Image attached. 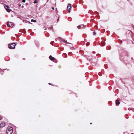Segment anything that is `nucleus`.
<instances>
[{
	"instance_id": "nucleus-23",
	"label": "nucleus",
	"mask_w": 134,
	"mask_h": 134,
	"mask_svg": "<svg viewBox=\"0 0 134 134\" xmlns=\"http://www.w3.org/2000/svg\"><path fill=\"white\" fill-rule=\"evenodd\" d=\"M49 85H51V83H49Z\"/></svg>"
},
{
	"instance_id": "nucleus-8",
	"label": "nucleus",
	"mask_w": 134,
	"mask_h": 134,
	"mask_svg": "<svg viewBox=\"0 0 134 134\" xmlns=\"http://www.w3.org/2000/svg\"><path fill=\"white\" fill-rule=\"evenodd\" d=\"M83 27H84L83 25H79L77 26V28L78 29H79L82 28Z\"/></svg>"
},
{
	"instance_id": "nucleus-20",
	"label": "nucleus",
	"mask_w": 134,
	"mask_h": 134,
	"mask_svg": "<svg viewBox=\"0 0 134 134\" xmlns=\"http://www.w3.org/2000/svg\"><path fill=\"white\" fill-rule=\"evenodd\" d=\"M19 7H21V4H19Z\"/></svg>"
},
{
	"instance_id": "nucleus-10",
	"label": "nucleus",
	"mask_w": 134,
	"mask_h": 134,
	"mask_svg": "<svg viewBox=\"0 0 134 134\" xmlns=\"http://www.w3.org/2000/svg\"><path fill=\"white\" fill-rule=\"evenodd\" d=\"M31 22H36V20H34V19H32L31 20Z\"/></svg>"
},
{
	"instance_id": "nucleus-3",
	"label": "nucleus",
	"mask_w": 134,
	"mask_h": 134,
	"mask_svg": "<svg viewBox=\"0 0 134 134\" xmlns=\"http://www.w3.org/2000/svg\"><path fill=\"white\" fill-rule=\"evenodd\" d=\"M60 42L63 44H64V43H70L68 42H66V41H65L60 38H58Z\"/></svg>"
},
{
	"instance_id": "nucleus-19",
	"label": "nucleus",
	"mask_w": 134,
	"mask_h": 134,
	"mask_svg": "<svg viewBox=\"0 0 134 134\" xmlns=\"http://www.w3.org/2000/svg\"><path fill=\"white\" fill-rule=\"evenodd\" d=\"M52 28L53 27H50V28L51 29H52Z\"/></svg>"
},
{
	"instance_id": "nucleus-22",
	"label": "nucleus",
	"mask_w": 134,
	"mask_h": 134,
	"mask_svg": "<svg viewBox=\"0 0 134 134\" xmlns=\"http://www.w3.org/2000/svg\"><path fill=\"white\" fill-rule=\"evenodd\" d=\"M52 9H53V10H54V8H53V7H52Z\"/></svg>"
},
{
	"instance_id": "nucleus-9",
	"label": "nucleus",
	"mask_w": 134,
	"mask_h": 134,
	"mask_svg": "<svg viewBox=\"0 0 134 134\" xmlns=\"http://www.w3.org/2000/svg\"><path fill=\"white\" fill-rule=\"evenodd\" d=\"M49 58L50 59L52 60H55V58L53 57L51 55H50L49 57Z\"/></svg>"
},
{
	"instance_id": "nucleus-24",
	"label": "nucleus",
	"mask_w": 134,
	"mask_h": 134,
	"mask_svg": "<svg viewBox=\"0 0 134 134\" xmlns=\"http://www.w3.org/2000/svg\"><path fill=\"white\" fill-rule=\"evenodd\" d=\"M92 124V122H91V123H90V124Z\"/></svg>"
},
{
	"instance_id": "nucleus-16",
	"label": "nucleus",
	"mask_w": 134,
	"mask_h": 134,
	"mask_svg": "<svg viewBox=\"0 0 134 134\" xmlns=\"http://www.w3.org/2000/svg\"><path fill=\"white\" fill-rule=\"evenodd\" d=\"M25 1H26L25 0H23V1H22V2L24 3L25 2Z\"/></svg>"
},
{
	"instance_id": "nucleus-2",
	"label": "nucleus",
	"mask_w": 134,
	"mask_h": 134,
	"mask_svg": "<svg viewBox=\"0 0 134 134\" xmlns=\"http://www.w3.org/2000/svg\"><path fill=\"white\" fill-rule=\"evenodd\" d=\"M16 44L15 43H13L12 44H9L8 45V47L11 49H13L15 48Z\"/></svg>"
},
{
	"instance_id": "nucleus-14",
	"label": "nucleus",
	"mask_w": 134,
	"mask_h": 134,
	"mask_svg": "<svg viewBox=\"0 0 134 134\" xmlns=\"http://www.w3.org/2000/svg\"><path fill=\"white\" fill-rule=\"evenodd\" d=\"M129 110H130L132 109V108H129L128 109Z\"/></svg>"
},
{
	"instance_id": "nucleus-21",
	"label": "nucleus",
	"mask_w": 134,
	"mask_h": 134,
	"mask_svg": "<svg viewBox=\"0 0 134 134\" xmlns=\"http://www.w3.org/2000/svg\"><path fill=\"white\" fill-rule=\"evenodd\" d=\"M119 101V100H118V99H117V100H116V102H119V101Z\"/></svg>"
},
{
	"instance_id": "nucleus-12",
	"label": "nucleus",
	"mask_w": 134,
	"mask_h": 134,
	"mask_svg": "<svg viewBox=\"0 0 134 134\" xmlns=\"http://www.w3.org/2000/svg\"><path fill=\"white\" fill-rule=\"evenodd\" d=\"M96 34V32L94 31L93 33V35H95Z\"/></svg>"
},
{
	"instance_id": "nucleus-15",
	"label": "nucleus",
	"mask_w": 134,
	"mask_h": 134,
	"mask_svg": "<svg viewBox=\"0 0 134 134\" xmlns=\"http://www.w3.org/2000/svg\"><path fill=\"white\" fill-rule=\"evenodd\" d=\"M119 43H122V41H121L120 40H119Z\"/></svg>"
},
{
	"instance_id": "nucleus-18",
	"label": "nucleus",
	"mask_w": 134,
	"mask_h": 134,
	"mask_svg": "<svg viewBox=\"0 0 134 134\" xmlns=\"http://www.w3.org/2000/svg\"><path fill=\"white\" fill-rule=\"evenodd\" d=\"M21 7L22 8H23L24 7V6L23 5H22L21 6Z\"/></svg>"
},
{
	"instance_id": "nucleus-11",
	"label": "nucleus",
	"mask_w": 134,
	"mask_h": 134,
	"mask_svg": "<svg viewBox=\"0 0 134 134\" xmlns=\"http://www.w3.org/2000/svg\"><path fill=\"white\" fill-rule=\"evenodd\" d=\"M120 102H116V104H118V105H119V104H120Z\"/></svg>"
},
{
	"instance_id": "nucleus-5",
	"label": "nucleus",
	"mask_w": 134,
	"mask_h": 134,
	"mask_svg": "<svg viewBox=\"0 0 134 134\" xmlns=\"http://www.w3.org/2000/svg\"><path fill=\"white\" fill-rule=\"evenodd\" d=\"M4 7L5 9L7 10V12H9L11 11V9H9V7L8 5H5Z\"/></svg>"
},
{
	"instance_id": "nucleus-7",
	"label": "nucleus",
	"mask_w": 134,
	"mask_h": 134,
	"mask_svg": "<svg viewBox=\"0 0 134 134\" xmlns=\"http://www.w3.org/2000/svg\"><path fill=\"white\" fill-rule=\"evenodd\" d=\"M5 125V123L4 122H2L0 124V128H2Z\"/></svg>"
},
{
	"instance_id": "nucleus-4",
	"label": "nucleus",
	"mask_w": 134,
	"mask_h": 134,
	"mask_svg": "<svg viewBox=\"0 0 134 134\" xmlns=\"http://www.w3.org/2000/svg\"><path fill=\"white\" fill-rule=\"evenodd\" d=\"M71 5L70 4H69L68 5L67 8L68 11L69 13H70V12L71 9Z\"/></svg>"
},
{
	"instance_id": "nucleus-6",
	"label": "nucleus",
	"mask_w": 134,
	"mask_h": 134,
	"mask_svg": "<svg viewBox=\"0 0 134 134\" xmlns=\"http://www.w3.org/2000/svg\"><path fill=\"white\" fill-rule=\"evenodd\" d=\"M7 25L8 26L12 27L13 26V23L12 22H8Z\"/></svg>"
},
{
	"instance_id": "nucleus-27",
	"label": "nucleus",
	"mask_w": 134,
	"mask_h": 134,
	"mask_svg": "<svg viewBox=\"0 0 134 134\" xmlns=\"http://www.w3.org/2000/svg\"><path fill=\"white\" fill-rule=\"evenodd\" d=\"M46 30V29H45V30Z\"/></svg>"
},
{
	"instance_id": "nucleus-25",
	"label": "nucleus",
	"mask_w": 134,
	"mask_h": 134,
	"mask_svg": "<svg viewBox=\"0 0 134 134\" xmlns=\"http://www.w3.org/2000/svg\"><path fill=\"white\" fill-rule=\"evenodd\" d=\"M1 119V117H0V120Z\"/></svg>"
},
{
	"instance_id": "nucleus-26",
	"label": "nucleus",
	"mask_w": 134,
	"mask_h": 134,
	"mask_svg": "<svg viewBox=\"0 0 134 134\" xmlns=\"http://www.w3.org/2000/svg\"><path fill=\"white\" fill-rule=\"evenodd\" d=\"M29 23H30V22H29Z\"/></svg>"
},
{
	"instance_id": "nucleus-17",
	"label": "nucleus",
	"mask_w": 134,
	"mask_h": 134,
	"mask_svg": "<svg viewBox=\"0 0 134 134\" xmlns=\"http://www.w3.org/2000/svg\"><path fill=\"white\" fill-rule=\"evenodd\" d=\"M90 44L88 43H87L86 44V45L87 46H88V45H89Z\"/></svg>"
},
{
	"instance_id": "nucleus-1",
	"label": "nucleus",
	"mask_w": 134,
	"mask_h": 134,
	"mask_svg": "<svg viewBox=\"0 0 134 134\" xmlns=\"http://www.w3.org/2000/svg\"><path fill=\"white\" fill-rule=\"evenodd\" d=\"M13 132V129L12 127L9 126L8 127L7 132V134H12Z\"/></svg>"
},
{
	"instance_id": "nucleus-13",
	"label": "nucleus",
	"mask_w": 134,
	"mask_h": 134,
	"mask_svg": "<svg viewBox=\"0 0 134 134\" xmlns=\"http://www.w3.org/2000/svg\"><path fill=\"white\" fill-rule=\"evenodd\" d=\"M37 0H35L34 2V3H37Z\"/></svg>"
}]
</instances>
